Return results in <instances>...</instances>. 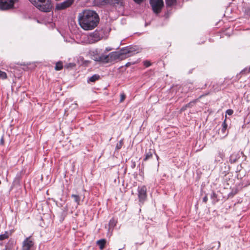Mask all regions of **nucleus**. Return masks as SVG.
Here are the masks:
<instances>
[{
  "label": "nucleus",
  "instance_id": "obj_6",
  "mask_svg": "<svg viewBox=\"0 0 250 250\" xmlns=\"http://www.w3.org/2000/svg\"><path fill=\"white\" fill-rule=\"evenodd\" d=\"M137 191L139 201L144 203L147 198L146 187L145 186L138 187Z\"/></svg>",
  "mask_w": 250,
  "mask_h": 250
},
{
  "label": "nucleus",
  "instance_id": "obj_35",
  "mask_svg": "<svg viewBox=\"0 0 250 250\" xmlns=\"http://www.w3.org/2000/svg\"><path fill=\"white\" fill-rule=\"evenodd\" d=\"M208 95V94H206L205 95ZM205 96V95H201L199 97V99H200L202 97H204Z\"/></svg>",
  "mask_w": 250,
  "mask_h": 250
},
{
  "label": "nucleus",
  "instance_id": "obj_18",
  "mask_svg": "<svg viewBox=\"0 0 250 250\" xmlns=\"http://www.w3.org/2000/svg\"><path fill=\"white\" fill-rule=\"evenodd\" d=\"M117 223V220L115 219L114 218H112L109 222V229H112L116 225Z\"/></svg>",
  "mask_w": 250,
  "mask_h": 250
},
{
  "label": "nucleus",
  "instance_id": "obj_14",
  "mask_svg": "<svg viewBox=\"0 0 250 250\" xmlns=\"http://www.w3.org/2000/svg\"><path fill=\"white\" fill-rule=\"evenodd\" d=\"M155 152L154 150L150 149L148 151L146 152V154L145 155V158H144L143 161H146L151 158H152L153 154Z\"/></svg>",
  "mask_w": 250,
  "mask_h": 250
},
{
  "label": "nucleus",
  "instance_id": "obj_5",
  "mask_svg": "<svg viewBox=\"0 0 250 250\" xmlns=\"http://www.w3.org/2000/svg\"><path fill=\"white\" fill-rule=\"evenodd\" d=\"M152 9L156 14L160 13L164 6L163 0H149Z\"/></svg>",
  "mask_w": 250,
  "mask_h": 250
},
{
  "label": "nucleus",
  "instance_id": "obj_10",
  "mask_svg": "<svg viewBox=\"0 0 250 250\" xmlns=\"http://www.w3.org/2000/svg\"><path fill=\"white\" fill-rule=\"evenodd\" d=\"M102 2L109 4L112 6H124L123 0H103Z\"/></svg>",
  "mask_w": 250,
  "mask_h": 250
},
{
  "label": "nucleus",
  "instance_id": "obj_1",
  "mask_svg": "<svg viewBox=\"0 0 250 250\" xmlns=\"http://www.w3.org/2000/svg\"><path fill=\"white\" fill-rule=\"evenodd\" d=\"M78 21L79 25L83 30H91L97 26L100 18L95 11L86 10L79 14Z\"/></svg>",
  "mask_w": 250,
  "mask_h": 250
},
{
  "label": "nucleus",
  "instance_id": "obj_2",
  "mask_svg": "<svg viewBox=\"0 0 250 250\" xmlns=\"http://www.w3.org/2000/svg\"><path fill=\"white\" fill-rule=\"evenodd\" d=\"M131 51L128 48H123L118 51L110 53L108 55L104 54V63L112 62L117 60H122L129 56Z\"/></svg>",
  "mask_w": 250,
  "mask_h": 250
},
{
  "label": "nucleus",
  "instance_id": "obj_21",
  "mask_svg": "<svg viewBox=\"0 0 250 250\" xmlns=\"http://www.w3.org/2000/svg\"><path fill=\"white\" fill-rule=\"evenodd\" d=\"M71 197L74 198V201L77 203V205L80 204L81 198L79 195L76 194H72L71 195Z\"/></svg>",
  "mask_w": 250,
  "mask_h": 250
},
{
  "label": "nucleus",
  "instance_id": "obj_29",
  "mask_svg": "<svg viewBox=\"0 0 250 250\" xmlns=\"http://www.w3.org/2000/svg\"><path fill=\"white\" fill-rule=\"evenodd\" d=\"M233 111L232 109H228L226 111V113L229 115H231L233 114Z\"/></svg>",
  "mask_w": 250,
  "mask_h": 250
},
{
  "label": "nucleus",
  "instance_id": "obj_28",
  "mask_svg": "<svg viewBox=\"0 0 250 250\" xmlns=\"http://www.w3.org/2000/svg\"><path fill=\"white\" fill-rule=\"evenodd\" d=\"M144 63V65H145V66L146 67H149L151 65L150 62L148 61H145Z\"/></svg>",
  "mask_w": 250,
  "mask_h": 250
},
{
  "label": "nucleus",
  "instance_id": "obj_36",
  "mask_svg": "<svg viewBox=\"0 0 250 250\" xmlns=\"http://www.w3.org/2000/svg\"><path fill=\"white\" fill-rule=\"evenodd\" d=\"M110 50H111V49H110V48H106V49H105V51H110Z\"/></svg>",
  "mask_w": 250,
  "mask_h": 250
},
{
  "label": "nucleus",
  "instance_id": "obj_15",
  "mask_svg": "<svg viewBox=\"0 0 250 250\" xmlns=\"http://www.w3.org/2000/svg\"><path fill=\"white\" fill-rule=\"evenodd\" d=\"M100 78V76L98 74H94L91 77L88 78L87 82H95L97 80H99Z\"/></svg>",
  "mask_w": 250,
  "mask_h": 250
},
{
  "label": "nucleus",
  "instance_id": "obj_16",
  "mask_svg": "<svg viewBox=\"0 0 250 250\" xmlns=\"http://www.w3.org/2000/svg\"><path fill=\"white\" fill-rule=\"evenodd\" d=\"M225 156L224 152L223 150L219 149L218 150V157L216 158V161L220 162L221 160H223L224 157Z\"/></svg>",
  "mask_w": 250,
  "mask_h": 250
},
{
  "label": "nucleus",
  "instance_id": "obj_8",
  "mask_svg": "<svg viewBox=\"0 0 250 250\" xmlns=\"http://www.w3.org/2000/svg\"><path fill=\"white\" fill-rule=\"evenodd\" d=\"M15 2V0H0V9L2 10L12 8Z\"/></svg>",
  "mask_w": 250,
  "mask_h": 250
},
{
  "label": "nucleus",
  "instance_id": "obj_19",
  "mask_svg": "<svg viewBox=\"0 0 250 250\" xmlns=\"http://www.w3.org/2000/svg\"><path fill=\"white\" fill-rule=\"evenodd\" d=\"M222 127L221 129V132L223 134V135H225V136H226L227 134H225V132L226 131L228 125L226 123V119L222 123Z\"/></svg>",
  "mask_w": 250,
  "mask_h": 250
},
{
  "label": "nucleus",
  "instance_id": "obj_32",
  "mask_svg": "<svg viewBox=\"0 0 250 250\" xmlns=\"http://www.w3.org/2000/svg\"><path fill=\"white\" fill-rule=\"evenodd\" d=\"M208 201V197L207 196H205L203 199V201L205 203H206Z\"/></svg>",
  "mask_w": 250,
  "mask_h": 250
},
{
  "label": "nucleus",
  "instance_id": "obj_7",
  "mask_svg": "<svg viewBox=\"0 0 250 250\" xmlns=\"http://www.w3.org/2000/svg\"><path fill=\"white\" fill-rule=\"evenodd\" d=\"M34 242L29 236L26 238L22 242V250H34Z\"/></svg>",
  "mask_w": 250,
  "mask_h": 250
},
{
  "label": "nucleus",
  "instance_id": "obj_12",
  "mask_svg": "<svg viewBox=\"0 0 250 250\" xmlns=\"http://www.w3.org/2000/svg\"><path fill=\"white\" fill-rule=\"evenodd\" d=\"M240 154L239 152L233 153L229 157V162L231 164L236 163L240 158Z\"/></svg>",
  "mask_w": 250,
  "mask_h": 250
},
{
  "label": "nucleus",
  "instance_id": "obj_22",
  "mask_svg": "<svg viewBox=\"0 0 250 250\" xmlns=\"http://www.w3.org/2000/svg\"><path fill=\"white\" fill-rule=\"evenodd\" d=\"M63 67L62 63L61 62H59L56 63L55 69L56 70H61Z\"/></svg>",
  "mask_w": 250,
  "mask_h": 250
},
{
  "label": "nucleus",
  "instance_id": "obj_20",
  "mask_svg": "<svg viewBox=\"0 0 250 250\" xmlns=\"http://www.w3.org/2000/svg\"><path fill=\"white\" fill-rule=\"evenodd\" d=\"M166 0V5L168 7L172 6L176 2V0Z\"/></svg>",
  "mask_w": 250,
  "mask_h": 250
},
{
  "label": "nucleus",
  "instance_id": "obj_30",
  "mask_svg": "<svg viewBox=\"0 0 250 250\" xmlns=\"http://www.w3.org/2000/svg\"><path fill=\"white\" fill-rule=\"evenodd\" d=\"M136 166V163L135 161L131 160V167L132 168H134Z\"/></svg>",
  "mask_w": 250,
  "mask_h": 250
},
{
  "label": "nucleus",
  "instance_id": "obj_34",
  "mask_svg": "<svg viewBox=\"0 0 250 250\" xmlns=\"http://www.w3.org/2000/svg\"><path fill=\"white\" fill-rule=\"evenodd\" d=\"M3 250H11L10 248L7 247H5V248Z\"/></svg>",
  "mask_w": 250,
  "mask_h": 250
},
{
  "label": "nucleus",
  "instance_id": "obj_13",
  "mask_svg": "<svg viewBox=\"0 0 250 250\" xmlns=\"http://www.w3.org/2000/svg\"><path fill=\"white\" fill-rule=\"evenodd\" d=\"M198 99L193 100L192 101L190 102L189 103L187 104L184 105L180 109V112H182L187 109V108L191 107H192L195 104L197 101Z\"/></svg>",
  "mask_w": 250,
  "mask_h": 250
},
{
  "label": "nucleus",
  "instance_id": "obj_24",
  "mask_svg": "<svg viewBox=\"0 0 250 250\" xmlns=\"http://www.w3.org/2000/svg\"><path fill=\"white\" fill-rule=\"evenodd\" d=\"M0 78L4 80L7 78V74L5 72L0 70Z\"/></svg>",
  "mask_w": 250,
  "mask_h": 250
},
{
  "label": "nucleus",
  "instance_id": "obj_9",
  "mask_svg": "<svg viewBox=\"0 0 250 250\" xmlns=\"http://www.w3.org/2000/svg\"><path fill=\"white\" fill-rule=\"evenodd\" d=\"M74 1V0H65L62 2L57 3L56 5V10H62L69 7Z\"/></svg>",
  "mask_w": 250,
  "mask_h": 250
},
{
  "label": "nucleus",
  "instance_id": "obj_11",
  "mask_svg": "<svg viewBox=\"0 0 250 250\" xmlns=\"http://www.w3.org/2000/svg\"><path fill=\"white\" fill-rule=\"evenodd\" d=\"M92 59L95 61L104 63V54H94L92 56Z\"/></svg>",
  "mask_w": 250,
  "mask_h": 250
},
{
  "label": "nucleus",
  "instance_id": "obj_27",
  "mask_svg": "<svg viewBox=\"0 0 250 250\" xmlns=\"http://www.w3.org/2000/svg\"><path fill=\"white\" fill-rule=\"evenodd\" d=\"M125 95L124 93H121L120 95V103L123 102L125 100Z\"/></svg>",
  "mask_w": 250,
  "mask_h": 250
},
{
  "label": "nucleus",
  "instance_id": "obj_23",
  "mask_svg": "<svg viewBox=\"0 0 250 250\" xmlns=\"http://www.w3.org/2000/svg\"><path fill=\"white\" fill-rule=\"evenodd\" d=\"M8 238L7 232H5L4 234L0 235V240L2 241Z\"/></svg>",
  "mask_w": 250,
  "mask_h": 250
},
{
  "label": "nucleus",
  "instance_id": "obj_31",
  "mask_svg": "<svg viewBox=\"0 0 250 250\" xmlns=\"http://www.w3.org/2000/svg\"><path fill=\"white\" fill-rule=\"evenodd\" d=\"M0 144L2 145H3L4 144V139H3V137H2L0 139Z\"/></svg>",
  "mask_w": 250,
  "mask_h": 250
},
{
  "label": "nucleus",
  "instance_id": "obj_38",
  "mask_svg": "<svg viewBox=\"0 0 250 250\" xmlns=\"http://www.w3.org/2000/svg\"><path fill=\"white\" fill-rule=\"evenodd\" d=\"M248 72H250V67H249V70H248Z\"/></svg>",
  "mask_w": 250,
  "mask_h": 250
},
{
  "label": "nucleus",
  "instance_id": "obj_3",
  "mask_svg": "<svg viewBox=\"0 0 250 250\" xmlns=\"http://www.w3.org/2000/svg\"><path fill=\"white\" fill-rule=\"evenodd\" d=\"M103 29H96L87 36V42L89 44L94 43L101 40L104 37Z\"/></svg>",
  "mask_w": 250,
  "mask_h": 250
},
{
  "label": "nucleus",
  "instance_id": "obj_17",
  "mask_svg": "<svg viewBox=\"0 0 250 250\" xmlns=\"http://www.w3.org/2000/svg\"><path fill=\"white\" fill-rule=\"evenodd\" d=\"M97 245L99 246V248L101 250H103L106 244V240L104 239H102L100 240H99L97 242Z\"/></svg>",
  "mask_w": 250,
  "mask_h": 250
},
{
  "label": "nucleus",
  "instance_id": "obj_25",
  "mask_svg": "<svg viewBox=\"0 0 250 250\" xmlns=\"http://www.w3.org/2000/svg\"><path fill=\"white\" fill-rule=\"evenodd\" d=\"M123 144V141L120 140L116 145V148L117 149H120L121 148Z\"/></svg>",
  "mask_w": 250,
  "mask_h": 250
},
{
  "label": "nucleus",
  "instance_id": "obj_33",
  "mask_svg": "<svg viewBox=\"0 0 250 250\" xmlns=\"http://www.w3.org/2000/svg\"><path fill=\"white\" fill-rule=\"evenodd\" d=\"M247 70V69L246 68H244L243 70H242L241 71L240 73H241V74H243V73H245V72H246Z\"/></svg>",
  "mask_w": 250,
  "mask_h": 250
},
{
  "label": "nucleus",
  "instance_id": "obj_37",
  "mask_svg": "<svg viewBox=\"0 0 250 250\" xmlns=\"http://www.w3.org/2000/svg\"><path fill=\"white\" fill-rule=\"evenodd\" d=\"M241 154L243 155V156H244V153L243 152H241L240 153Z\"/></svg>",
  "mask_w": 250,
  "mask_h": 250
},
{
  "label": "nucleus",
  "instance_id": "obj_4",
  "mask_svg": "<svg viewBox=\"0 0 250 250\" xmlns=\"http://www.w3.org/2000/svg\"><path fill=\"white\" fill-rule=\"evenodd\" d=\"M32 3L40 11L46 13L51 11L53 7L51 0H44L43 2L37 0Z\"/></svg>",
  "mask_w": 250,
  "mask_h": 250
},
{
  "label": "nucleus",
  "instance_id": "obj_26",
  "mask_svg": "<svg viewBox=\"0 0 250 250\" xmlns=\"http://www.w3.org/2000/svg\"><path fill=\"white\" fill-rule=\"evenodd\" d=\"M211 198L213 200V202L214 203H216L217 201V194L215 193H214V192L212 193V194L211 195Z\"/></svg>",
  "mask_w": 250,
  "mask_h": 250
}]
</instances>
